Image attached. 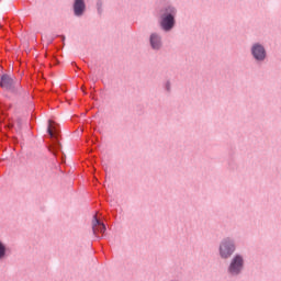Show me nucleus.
<instances>
[{
    "mask_svg": "<svg viewBox=\"0 0 281 281\" xmlns=\"http://www.w3.org/2000/svg\"><path fill=\"white\" fill-rule=\"evenodd\" d=\"M5 245L3 243L0 241V260H3V258H5Z\"/></svg>",
    "mask_w": 281,
    "mask_h": 281,
    "instance_id": "10",
    "label": "nucleus"
},
{
    "mask_svg": "<svg viewBox=\"0 0 281 281\" xmlns=\"http://www.w3.org/2000/svg\"><path fill=\"white\" fill-rule=\"evenodd\" d=\"M97 10L99 14H102V0L97 1Z\"/></svg>",
    "mask_w": 281,
    "mask_h": 281,
    "instance_id": "11",
    "label": "nucleus"
},
{
    "mask_svg": "<svg viewBox=\"0 0 281 281\" xmlns=\"http://www.w3.org/2000/svg\"><path fill=\"white\" fill-rule=\"evenodd\" d=\"M92 232L97 238H100L99 234H104V232H106V225L104 222H102V220L98 218V215H93Z\"/></svg>",
    "mask_w": 281,
    "mask_h": 281,
    "instance_id": "7",
    "label": "nucleus"
},
{
    "mask_svg": "<svg viewBox=\"0 0 281 281\" xmlns=\"http://www.w3.org/2000/svg\"><path fill=\"white\" fill-rule=\"evenodd\" d=\"M9 128H12V125H9Z\"/></svg>",
    "mask_w": 281,
    "mask_h": 281,
    "instance_id": "15",
    "label": "nucleus"
},
{
    "mask_svg": "<svg viewBox=\"0 0 281 281\" xmlns=\"http://www.w3.org/2000/svg\"><path fill=\"white\" fill-rule=\"evenodd\" d=\"M243 269H245V260L243 256L236 255L231 261L228 273H231V276H240Z\"/></svg>",
    "mask_w": 281,
    "mask_h": 281,
    "instance_id": "5",
    "label": "nucleus"
},
{
    "mask_svg": "<svg viewBox=\"0 0 281 281\" xmlns=\"http://www.w3.org/2000/svg\"><path fill=\"white\" fill-rule=\"evenodd\" d=\"M0 70L3 71V67L2 66H0Z\"/></svg>",
    "mask_w": 281,
    "mask_h": 281,
    "instance_id": "14",
    "label": "nucleus"
},
{
    "mask_svg": "<svg viewBox=\"0 0 281 281\" xmlns=\"http://www.w3.org/2000/svg\"><path fill=\"white\" fill-rule=\"evenodd\" d=\"M47 134L50 138L48 150L54 157H58V153H63V145L60 144V126L56 124V122L48 120Z\"/></svg>",
    "mask_w": 281,
    "mask_h": 281,
    "instance_id": "1",
    "label": "nucleus"
},
{
    "mask_svg": "<svg viewBox=\"0 0 281 281\" xmlns=\"http://www.w3.org/2000/svg\"><path fill=\"white\" fill-rule=\"evenodd\" d=\"M0 88L4 89V91H9L15 98H25V88L21 85V82H16L14 78H12L8 74H3L0 77Z\"/></svg>",
    "mask_w": 281,
    "mask_h": 281,
    "instance_id": "3",
    "label": "nucleus"
},
{
    "mask_svg": "<svg viewBox=\"0 0 281 281\" xmlns=\"http://www.w3.org/2000/svg\"><path fill=\"white\" fill-rule=\"evenodd\" d=\"M85 10H87V4L85 3V0H75L74 2L75 16H82V14H85Z\"/></svg>",
    "mask_w": 281,
    "mask_h": 281,
    "instance_id": "8",
    "label": "nucleus"
},
{
    "mask_svg": "<svg viewBox=\"0 0 281 281\" xmlns=\"http://www.w3.org/2000/svg\"><path fill=\"white\" fill-rule=\"evenodd\" d=\"M250 53L255 60H257V63H265V60L267 59V49L260 43L252 44Z\"/></svg>",
    "mask_w": 281,
    "mask_h": 281,
    "instance_id": "6",
    "label": "nucleus"
},
{
    "mask_svg": "<svg viewBox=\"0 0 281 281\" xmlns=\"http://www.w3.org/2000/svg\"><path fill=\"white\" fill-rule=\"evenodd\" d=\"M236 251V243H234V239L227 237L222 240L220 244V256L224 260H227V258H232V255Z\"/></svg>",
    "mask_w": 281,
    "mask_h": 281,
    "instance_id": "4",
    "label": "nucleus"
},
{
    "mask_svg": "<svg viewBox=\"0 0 281 281\" xmlns=\"http://www.w3.org/2000/svg\"><path fill=\"white\" fill-rule=\"evenodd\" d=\"M149 43L153 49L159 50L161 49V35L157 33H153L149 37Z\"/></svg>",
    "mask_w": 281,
    "mask_h": 281,
    "instance_id": "9",
    "label": "nucleus"
},
{
    "mask_svg": "<svg viewBox=\"0 0 281 281\" xmlns=\"http://www.w3.org/2000/svg\"><path fill=\"white\" fill-rule=\"evenodd\" d=\"M166 91H170V81H167L166 83Z\"/></svg>",
    "mask_w": 281,
    "mask_h": 281,
    "instance_id": "12",
    "label": "nucleus"
},
{
    "mask_svg": "<svg viewBox=\"0 0 281 281\" xmlns=\"http://www.w3.org/2000/svg\"><path fill=\"white\" fill-rule=\"evenodd\" d=\"M71 65H72V67H76V61H72Z\"/></svg>",
    "mask_w": 281,
    "mask_h": 281,
    "instance_id": "13",
    "label": "nucleus"
},
{
    "mask_svg": "<svg viewBox=\"0 0 281 281\" xmlns=\"http://www.w3.org/2000/svg\"><path fill=\"white\" fill-rule=\"evenodd\" d=\"M158 14L160 19V27L164 32H170L175 29V25H177V8L165 5L159 10Z\"/></svg>",
    "mask_w": 281,
    "mask_h": 281,
    "instance_id": "2",
    "label": "nucleus"
}]
</instances>
